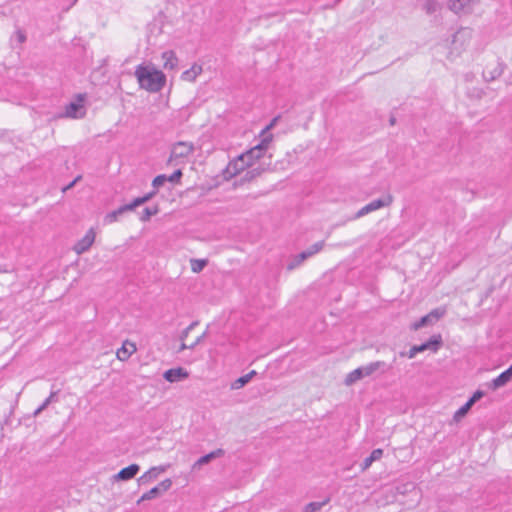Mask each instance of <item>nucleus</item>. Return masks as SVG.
Masks as SVG:
<instances>
[{
	"label": "nucleus",
	"instance_id": "nucleus-21",
	"mask_svg": "<svg viewBox=\"0 0 512 512\" xmlns=\"http://www.w3.org/2000/svg\"><path fill=\"white\" fill-rule=\"evenodd\" d=\"M363 378H365V375H364V371L361 366V367L351 371L349 374H347V376L344 380V384L346 386H351Z\"/></svg>",
	"mask_w": 512,
	"mask_h": 512
},
{
	"label": "nucleus",
	"instance_id": "nucleus-40",
	"mask_svg": "<svg viewBox=\"0 0 512 512\" xmlns=\"http://www.w3.org/2000/svg\"><path fill=\"white\" fill-rule=\"evenodd\" d=\"M58 392H59V391H53V392H51V393H50V395H49V397H48V398H46L44 401H45V402H47L48 404H51L52 402H56V401H58V397H57Z\"/></svg>",
	"mask_w": 512,
	"mask_h": 512
},
{
	"label": "nucleus",
	"instance_id": "nucleus-43",
	"mask_svg": "<svg viewBox=\"0 0 512 512\" xmlns=\"http://www.w3.org/2000/svg\"><path fill=\"white\" fill-rule=\"evenodd\" d=\"M15 34H16L17 41L19 43L25 42L26 35H25V33L22 30H17Z\"/></svg>",
	"mask_w": 512,
	"mask_h": 512
},
{
	"label": "nucleus",
	"instance_id": "nucleus-18",
	"mask_svg": "<svg viewBox=\"0 0 512 512\" xmlns=\"http://www.w3.org/2000/svg\"><path fill=\"white\" fill-rule=\"evenodd\" d=\"M512 379V365L498 377H496L490 384V388L496 390L506 385Z\"/></svg>",
	"mask_w": 512,
	"mask_h": 512
},
{
	"label": "nucleus",
	"instance_id": "nucleus-25",
	"mask_svg": "<svg viewBox=\"0 0 512 512\" xmlns=\"http://www.w3.org/2000/svg\"><path fill=\"white\" fill-rule=\"evenodd\" d=\"M164 59V68L165 69H173L177 65V57L175 56L173 51H166L162 55Z\"/></svg>",
	"mask_w": 512,
	"mask_h": 512
},
{
	"label": "nucleus",
	"instance_id": "nucleus-49",
	"mask_svg": "<svg viewBox=\"0 0 512 512\" xmlns=\"http://www.w3.org/2000/svg\"><path fill=\"white\" fill-rule=\"evenodd\" d=\"M204 335H205V333H203V335H202L201 337H199V338L196 340V342H194V345H195L196 343L200 342L201 338H202Z\"/></svg>",
	"mask_w": 512,
	"mask_h": 512
},
{
	"label": "nucleus",
	"instance_id": "nucleus-38",
	"mask_svg": "<svg viewBox=\"0 0 512 512\" xmlns=\"http://www.w3.org/2000/svg\"><path fill=\"white\" fill-rule=\"evenodd\" d=\"M420 352L421 351H420L418 345H414L409 349L407 356L409 359H412L416 356L417 353H420Z\"/></svg>",
	"mask_w": 512,
	"mask_h": 512
},
{
	"label": "nucleus",
	"instance_id": "nucleus-42",
	"mask_svg": "<svg viewBox=\"0 0 512 512\" xmlns=\"http://www.w3.org/2000/svg\"><path fill=\"white\" fill-rule=\"evenodd\" d=\"M278 120H279V116L274 117L271 120V122L262 131H266L267 133H270V130L276 125Z\"/></svg>",
	"mask_w": 512,
	"mask_h": 512
},
{
	"label": "nucleus",
	"instance_id": "nucleus-36",
	"mask_svg": "<svg viewBox=\"0 0 512 512\" xmlns=\"http://www.w3.org/2000/svg\"><path fill=\"white\" fill-rule=\"evenodd\" d=\"M207 264V259H194V273L202 271Z\"/></svg>",
	"mask_w": 512,
	"mask_h": 512
},
{
	"label": "nucleus",
	"instance_id": "nucleus-13",
	"mask_svg": "<svg viewBox=\"0 0 512 512\" xmlns=\"http://www.w3.org/2000/svg\"><path fill=\"white\" fill-rule=\"evenodd\" d=\"M443 344L442 336L440 334L432 335L428 341L418 345L421 352L430 351L437 353Z\"/></svg>",
	"mask_w": 512,
	"mask_h": 512
},
{
	"label": "nucleus",
	"instance_id": "nucleus-9",
	"mask_svg": "<svg viewBox=\"0 0 512 512\" xmlns=\"http://www.w3.org/2000/svg\"><path fill=\"white\" fill-rule=\"evenodd\" d=\"M365 377L372 376L376 373L385 374L390 371L391 366L387 365L384 361H375L362 366Z\"/></svg>",
	"mask_w": 512,
	"mask_h": 512
},
{
	"label": "nucleus",
	"instance_id": "nucleus-46",
	"mask_svg": "<svg viewBox=\"0 0 512 512\" xmlns=\"http://www.w3.org/2000/svg\"><path fill=\"white\" fill-rule=\"evenodd\" d=\"M202 72V68L200 66L194 65V78Z\"/></svg>",
	"mask_w": 512,
	"mask_h": 512
},
{
	"label": "nucleus",
	"instance_id": "nucleus-44",
	"mask_svg": "<svg viewBox=\"0 0 512 512\" xmlns=\"http://www.w3.org/2000/svg\"><path fill=\"white\" fill-rule=\"evenodd\" d=\"M192 330V323L189 324L181 333L180 340H183L188 336L189 331Z\"/></svg>",
	"mask_w": 512,
	"mask_h": 512
},
{
	"label": "nucleus",
	"instance_id": "nucleus-3",
	"mask_svg": "<svg viewBox=\"0 0 512 512\" xmlns=\"http://www.w3.org/2000/svg\"><path fill=\"white\" fill-rule=\"evenodd\" d=\"M472 36L473 32L469 28H460L457 30L452 36L450 53L459 56L469 46Z\"/></svg>",
	"mask_w": 512,
	"mask_h": 512
},
{
	"label": "nucleus",
	"instance_id": "nucleus-22",
	"mask_svg": "<svg viewBox=\"0 0 512 512\" xmlns=\"http://www.w3.org/2000/svg\"><path fill=\"white\" fill-rule=\"evenodd\" d=\"M255 375H256V371L252 370L249 373H247L246 375H243V376L237 378L236 380H234L231 383V389L238 390V389L244 387Z\"/></svg>",
	"mask_w": 512,
	"mask_h": 512
},
{
	"label": "nucleus",
	"instance_id": "nucleus-31",
	"mask_svg": "<svg viewBox=\"0 0 512 512\" xmlns=\"http://www.w3.org/2000/svg\"><path fill=\"white\" fill-rule=\"evenodd\" d=\"M324 248V241H319L311 245L307 250L304 251V253L307 255V257H311L318 252H320Z\"/></svg>",
	"mask_w": 512,
	"mask_h": 512
},
{
	"label": "nucleus",
	"instance_id": "nucleus-32",
	"mask_svg": "<svg viewBox=\"0 0 512 512\" xmlns=\"http://www.w3.org/2000/svg\"><path fill=\"white\" fill-rule=\"evenodd\" d=\"M472 406L466 402L461 408H459L455 414H454V420L455 421H459L460 419H462L466 414L467 412L470 410Z\"/></svg>",
	"mask_w": 512,
	"mask_h": 512
},
{
	"label": "nucleus",
	"instance_id": "nucleus-16",
	"mask_svg": "<svg viewBox=\"0 0 512 512\" xmlns=\"http://www.w3.org/2000/svg\"><path fill=\"white\" fill-rule=\"evenodd\" d=\"M479 0H449L448 6L456 14L466 12Z\"/></svg>",
	"mask_w": 512,
	"mask_h": 512
},
{
	"label": "nucleus",
	"instance_id": "nucleus-7",
	"mask_svg": "<svg viewBox=\"0 0 512 512\" xmlns=\"http://www.w3.org/2000/svg\"><path fill=\"white\" fill-rule=\"evenodd\" d=\"M171 486L172 480L170 478L164 479L159 484L151 488L149 491L145 492L138 500V503L160 497L164 492L168 491L171 488Z\"/></svg>",
	"mask_w": 512,
	"mask_h": 512
},
{
	"label": "nucleus",
	"instance_id": "nucleus-27",
	"mask_svg": "<svg viewBox=\"0 0 512 512\" xmlns=\"http://www.w3.org/2000/svg\"><path fill=\"white\" fill-rule=\"evenodd\" d=\"M159 213V207L158 205H155L153 207H145L140 215V220L142 222H147L151 219L152 216Z\"/></svg>",
	"mask_w": 512,
	"mask_h": 512
},
{
	"label": "nucleus",
	"instance_id": "nucleus-20",
	"mask_svg": "<svg viewBox=\"0 0 512 512\" xmlns=\"http://www.w3.org/2000/svg\"><path fill=\"white\" fill-rule=\"evenodd\" d=\"M223 455H224V451L222 449H217L215 451H212V452L208 453L207 455H204V456L200 457L194 463V467L195 466L201 467L203 465H206L209 462H211L212 460H214L216 458H219V457H222Z\"/></svg>",
	"mask_w": 512,
	"mask_h": 512
},
{
	"label": "nucleus",
	"instance_id": "nucleus-4",
	"mask_svg": "<svg viewBox=\"0 0 512 512\" xmlns=\"http://www.w3.org/2000/svg\"><path fill=\"white\" fill-rule=\"evenodd\" d=\"M86 94H77L76 100L71 101L65 106V112L61 114V117H67L72 119H81L86 115V109L84 107V101Z\"/></svg>",
	"mask_w": 512,
	"mask_h": 512
},
{
	"label": "nucleus",
	"instance_id": "nucleus-37",
	"mask_svg": "<svg viewBox=\"0 0 512 512\" xmlns=\"http://www.w3.org/2000/svg\"><path fill=\"white\" fill-rule=\"evenodd\" d=\"M181 169L175 170L170 176H167V181L171 183H178L182 177Z\"/></svg>",
	"mask_w": 512,
	"mask_h": 512
},
{
	"label": "nucleus",
	"instance_id": "nucleus-2",
	"mask_svg": "<svg viewBox=\"0 0 512 512\" xmlns=\"http://www.w3.org/2000/svg\"><path fill=\"white\" fill-rule=\"evenodd\" d=\"M134 74L140 88L149 92H159L165 86V74L153 66L140 64Z\"/></svg>",
	"mask_w": 512,
	"mask_h": 512
},
{
	"label": "nucleus",
	"instance_id": "nucleus-19",
	"mask_svg": "<svg viewBox=\"0 0 512 512\" xmlns=\"http://www.w3.org/2000/svg\"><path fill=\"white\" fill-rule=\"evenodd\" d=\"M137 348L133 342L128 340L124 341L122 347L117 351V357L121 361L127 360L134 352H136Z\"/></svg>",
	"mask_w": 512,
	"mask_h": 512
},
{
	"label": "nucleus",
	"instance_id": "nucleus-14",
	"mask_svg": "<svg viewBox=\"0 0 512 512\" xmlns=\"http://www.w3.org/2000/svg\"><path fill=\"white\" fill-rule=\"evenodd\" d=\"M94 240H95V233H94L93 229H90L87 231L85 236L75 244L74 250L78 254H81V253L87 251L92 246Z\"/></svg>",
	"mask_w": 512,
	"mask_h": 512
},
{
	"label": "nucleus",
	"instance_id": "nucleus-10",
	"mask_svg": "<svg viewBox=\"0 0 512 512\" xmlns=\"http://www.w3.org/2000/svg\"><path fill=\"white\" fill-rule=\"evenodd\" d=\"M140 466L136 463L122 468L117 474L112 476L113 481H128L133 479L139 472Z\"/></svg>",
	"mask_w": 512,
	"mask_h": 512
},
{
	"label": "nucleus",
	"instance_id": "nucleus-30",
	"mask_svg": "<svg viewBox=\"0 0 512 512\" xmlns=\"http://www.w3.org/2000/svg\"><path fill=\"white\" fill-rule=\"evenodd\" d=\"M199 150L203 154H210L214 150V145L209 135L204 137L203 142L199 145Z\"/></svg>",
	"mask_w": 512,
	"mask_h": 512
},
{
	"label": "nucleus",
	"instance_id": "nucleus-17",
	"mask_svg": "<svg viewBox=\"0 0 512 512\" xmlns=\"http://www.w3.org/2000/svg\"><path fill=\"white\" fill-rule=\"evenodd\" d=\"M260 142L256 144L253 148L255 150H259V154L264 157L267 150L269 149L272 141H273V134L267 133L266 131H261L260 135Z\"/></svg>",
	"mask_w": 512,
	"mask_h": 512
},
{
	"label": "nucleus",
	"instance_id": "nucleus-8",
	"mask_svg": "<svg viewBox=\"0 0 512 512\" xmlns=\"http://www.w3.org/2000/svg\"><path fill=\"white\" fill-rule=\"evenodd\" d=\"M504 71V65L499 60H492L485 65L483 76L487 81H493L500 77Z\"/></svg>",
	"mask_w": 512,
	"mask_h": 512
},
{
	"label": "nucleus",
	"instance_id": "nucleus-47",
	"mask_svg": "<svg viewBox=\"0 0 512 512\" xmlns=\"http://www.w3.org/2000/svg\"><path fill=\"white\" fill-rule=\"evenodd\" d=\"M191 71H192V68H190L189 70L184 71V72H183V74H182V76H183L184 78L188 77V76L190 75V72H191Z\"/></svg>",
	"mask_w": 512,
	"mask_h": 512
},
{
	"label": "nucleus",
	"instance_id": "nucleus-23",
	"mask_svg": "<svg viewBox=\"0 0 512 512\" xmlns=\"http://www.w3.org/2000/svg\"><path fill=\"white\" fill-rule=\"evenodd\" d=\"M383 455V450L378 448V449H375L371 452V454L364 459L362 465H361V470L362 471H365L367 470L374 461H377L379 460Z\"/></svg>",
	"mask_w": 512,
	"mask_h": 512
},
{
	"label": "nucleus",
	"instance_id": "nucleus-33",
	"mask_svg": "<svg viewBox=\"0 0 512 512\" xmlns=\"http://www.w3.org/2000/svg\"><path fill=\"white\" fill-rule=\"evenodd\" d=\"M167 182V176L165 174L157 175L153 181L152 186L155 190L158 191V189L163 186Z\"/></svg>",
	"mask_w": 512,
	"mask_h": 512
},
{
	"label": "nucleus",
	"instance_id": "nucleus-12",
	"mask_svg": "<svg viewBox=\"0 0 512 512\" xmlns=\"http://www.w3.org/2000/svg\"><path fill=\"white\" fill-rule=\"evenodd\" d=\"M192 152V143L178 142L171 150L170 161L188 156Z\"/></svg>",
	"mask_w": 512,
	"mask_h": 512
},
{
	"label": "nucleus",
	"instance_id": "nucleus-34",
	"mask_svg": "<svg viewBox=\"0 0 512 512\" xmlns=\"http://www.w3.org/2000/svg\"><path fill=\"white\" fill-rule=\"evenodd\" d=\"M139 202H140V200H137L136 198H134L130 203L122 205L124 212L128 213V212L134 211L137 207L141 206L139 204Z\"/></svg>",
	"mask_w": 512,
	"mask_h": 512
},
{
	"label": "nucleus",
	"instance_id": "nucleus-41",
	"mask_svg": "<svg viewBox=\"0 0 512 512\" xmlns=\"http://www.w3.org/2000/svg\"><path fill=\"white\" fill-rule=\"evenodd\" d=\"M49 406V404L47 402H43L34 412H33V417H36L38 416L43 410H45L47 407Z\"/></svg>",
	"mask_w": 512,
	"mask_h": 512
},
{
	"label": "nucleus",
	"instance_id": "nucleus-6",
	"mask_svg": "<svg viewBox=\"0 0 512 512\" xmlns=\"http://www.w3.org/2000/svg\"><path fill=\"white\" fill-rule=\"evenodd\" d=\"M392 202L393 197L390 194L384 196L383 198L373 200L372 202L368 203L367 205L363 206L360 210H358L357 213L355 214V218H361L378 209L388 207L392 204Z\"/></svg>",
	"mask_w": 512,
	"mask_h": 512
},
{
	"label": "nucleus",
	"instance_id": "nucleus-1",
	"mask_svg": "<svg viewBox=\"0 0 512 512\" xmlns=\"http://www.w3.org/2000/svg\"><path fill=\"white\" fill-rule=\"evenodd\" d=\"M263 157L259 154V150L253 147L237 157L229 161L227 166L222 170L221 175L215 177L208 185V189L216 188L221 184L220 178L223 181H230L231 179L244 173L239 182H235L234 186L242 185L244 183L252 182L259 177L264 169L255 167L257 162Z\"/></svg>",
	"mask_w": 512,
	"mask_h": 512
},
{
	"label": "nucleus",
	"instance_id": "nucleus-11",
	"mask_svg": "<svg viewBox=\"0 0 512 512\" xmlns=\"http://www.w3.org/2000/svg\"><path fill=\"white\" fill-rule=\"evenodd\" d=\"M188 377L189 373L182 367L168 369L163 374V378L170 383L180 382Z\"/></svg>",
	"mask_w": 512,
	"mask_h": 512
},
{
	"label": "nucleus",
	"instance_id": "nucleus-48",
	"mask_svg": "<svg viewBox=\"0 0 512 512\" xmlns=\"http://www.w3.org/2000/svg\"><path fill=\"white\" fill-rule=\"evenodd\" d=\"M188 348L183 342L180 345L179 351Z\"/></svg>",
	"mask_w": 512,
	"mask_h": 512
},
{
	"label": "nucleus",
	"instance_id": "nucleus-28",
	"mask_svg": "<svg viewBox=\"0 0 512 512\" xmlns=\"http://www.w3.org/2000/svg\"><path fill=\"white\" fill-rule=\"evenodd\" d=\"M328 501L329 499H326L323 502H310L303 507L301 512H318L328 503Z\"/></svg>",
	"mask_w": 512,
	"mask_h": 512
},
{
	"label": "nucleus",
	"instance_id": "nucleus-45",
	"mask_svg": "<svg viewBox=\"0 0 512 512\" xmlns=\"http://www.w3.org/2000/svg\"><path fill=\"white\" fill-rule=\"evenodd\" d=\"M81 178V176H77L72 182H70L68 185H66L64 188H63V191H67L69 189H71L74 184Z\"/></svg>",
	"mask_w": 512,
	"mask_h": 512
},
{
	"label": "nucleus",
	"instance_id": "nucleus-5",
	"mask_svg": "<svg viewBox=\"0 0 512 512\" xmlns=\"http://www.w3.org/2000/svg\"><path fill=\"white\" fill-rule=\"evenodd\" d=\"M446 312L447 310L445 307L435 308L427 315L421 317L418 321L412 323L410 329L417 331L424 326L433 325L439 321L446 314Z\"/></svg>",
	"mask_w": 512,
	"mask_h": 512
},
{
	"label": "nucleus",
	"instance_id": "nucleus-15",
	"mask_svg": "<svg viewBox=\"0 0 512 512\" xmlns=\"http://www.w3.org/2000/svg\"><path fill=\"white\" fill-rule=\"evenodd\" d=\"M166 468V466H155L150 468L148 471H146L142 476L138 478V483L140 485H145L157 479L161 473H164L166 471Z\"/></svg>",
	"mask_w": 512,
	"mask_h": 512
},
{
	"label": "nucleus",
	"instance_id": "nucleus-35",
	"mask_svg": "<svg viewBox=\"0 0 512 512\" xmlns=\"http://www.w3.org/2000/svg\"><path fill=\"white\" fill-rule=\"evenodd\" d=\"M157 194V190L153 189L149 193L144 194L143 196L136 197L137 200H140L139 204L143 205L149 202L155 195Z\"/></svg>",
	"mask_w": 512,
	"mask_h": 512
},
{
	"label": "nucleus",
	"instance_id": "nucleus-39",
	"mask_svg": "<svg viewBox=\"0 0 512 512\" xmlns=\"http://www.w3.org/2000/svg\"><path fill=\"white\" fill-rule=\"evenodd\" d=\"M483 396V392L476 391L473 396L467 401L471 406Z\"/></svg>",
	"mask_w": 512,
	"mask_h": 512
},
{
	"label": "nucleus",
	"instance_id": "nucleus-29",
	"mask_svg": "<svg viewBox=\"0 0 512 512\" xmlns=\"http://www.w3.org/2000/svg\"><path fill=\"white\" fill-rule=\"evenodd\" d=\"M440 4L436 0H426L424 10L427 14L432 15L440 10Z\"/></svg>",
	"mask_w": 512,
	"mask_h": 512
},
{
	"label": "nucleus",
	"instance_id": "nucleus-24",
	"mask_svg": "<svg viewBox=\"0 0 512 512\" xmlns=\"http://www.w3.org/2000/svg\"><path fill=\"white\" fill-rule=\"evenodd\" d=\"M126 213L123 210V207L120 206L119 208L107 213L104 216V223L105 224H111L116 221H118L122 216H124Z\"/></svg>",
	"mask_w": 512,
	"mask_h": 512
},
{
	"label": "nucleus",
	"instance_id": "nucleus-26",
	"mask_svg": "<svg viewBox=\"0 0 512 512\" xmlns=\"http://www.w3.org/2000/svg\"><path fill=\"white\" fill-rule=\"evenodd\" d=\"M306 259H308L307 255L303 252L295 255L291 261L287 264V270L292 271L298 266H300Z\"/></svg>",
	"mask_w": 512,
	"mask_h": 512
}]
</instances>
